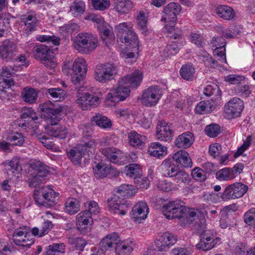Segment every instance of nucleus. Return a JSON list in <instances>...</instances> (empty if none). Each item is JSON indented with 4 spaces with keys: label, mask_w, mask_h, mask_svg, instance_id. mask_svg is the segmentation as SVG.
Listing matches in <instances>:
<instances>
[{
    "label": "nucleus",
    "mask_w": 255,
    "mask_h": 255,
    "mask_svg": "<svg viewBox=\"0 0 255 255\" xmlns=\"http://www.w3.org/2000/svg\"><path fill=\"white\" fill-rule=\"evenodd\" d=\"M142 72L138 70H134L131 74L123 77L119 80L118 86L109 93L105 98L106 103L115 104L119 101H123L129 95L130 88H137L143 79Z\"/></svg>",
    "instance_id": "nucleus-1"
},
{
    "label": "nucleus",
    "mask_w": 255,
    "mask_h": 255,
    "mask_svg": "<svg viewBox=\"0 0 255 255\" xmlns=\"http://www.w3.org/2000/svg\"><path fill=\"white\" fill-rule=\"evenodd\" d=\"M41 115L47 122L51 124L47 133L49 136L59 138L65 139L67 134V129L65 126L57 125L59 121L58 116L62 110L55 108L54 105L50 101H47L40 105Z\"/></svg>",
    "instance_id": "nucleus-2"
},
{
    "label": "nucleus",
    "mask_w": 255,
    "mask_h": 255,
    "mask_svg": "<svg viewBox=\"0 0 255 255\" xmlns=\"http://www.w3.org/2000/svg\"><path fill=\"white\" fill-rule=\"evenodd\" d=\"M59 195L58 192L49 186H42L35 189L33 196L37 205L50 208L56 204V198H59Z\"/></svg>",
    "instance_id": "nucleus-3"
},
{
    "label": "nucleus",
    "mask_w": 255,
    "mask_h": 255,
    "mask_svg": "<svg viewBox=\"0 0 255 255\" xmlns=\"http://www.w3.org/2000/svg\"><path fill=\"white\" fill-rule=\"evenodd\" d=\"M98 40L95 35L89 33H79L75 37L73 46L83 54H88L98 46Z\"/></svg>",
    "instance_id": "nucleus-4"
},
{
    "label": "nucleus",
    "mask_w": 255,
    "mask_h": 255,
    "mask_svg": "<svg viewBox=\"0 0 255 255\" xmlns=\"http://www.w3.org/2000/svg\"><path fill=\"white\" fill-rule=\"evenodd\" d=\"M18 70V67L12 66H3L0 73V99L3 100L9 97L6 89H11L14 85L12 78L14 72Z\"/></svg>",
    "instance_id": "nucleus-5"
},
{
    "label": "nucleus",
    "mask_w": 255,
    "mask_h": 255,
    "mask_svg": "<svg viewBox=\"0 0 255 255\" xmlns=\"http://www.w3.org/2000/svg\"><path fill=\"white\" fill-rule=\"evenodd\" d=\"M10 239L18 246L29 248L34 243L32 236L29 233V229L26 226H22L14 229L12 234L7 235Z\"/></svg>",
    "instance_id": "nucleus-6"
},
{
    "label": "nucleus",
    "mask_w": 255,
    "mask_h": 255,
    "mask_svg": "<svg viewBox=\"0 0 255 255\" xmlns=\"http://www.w3.org/2000/svg\"><path fill=\"white\" fill-rule=\"evenodd\" d=\"M102 153L110 162L120 165L127 164L132 159L130 154L114 147L103 148Z\"/></svg>",
    "instance_id": "nucleus-7"
},
{
    "label": "nucleus",
    "mask_w": 255,
    "mask_h": 255,
    "mask_svg": "<svg viewBox=\"0 0 255 255\" xmlns=\"http://www.w3.org/2000/svg\"><path fill=\"white\" fill-rule=\"evenodd\" d=\"M116 73V67L114 64L110 63H101L96 66L94 77L97 81L105 83L112 80Z\"/></svg>",
    "instance_id": "nucleus-8"
},
{
    "label": "nucleus",
    "mask_w": 255,
    "mask_h": 255,
    "mask_svg": "<svg viewBox=\"0 0 255 255\" xmlns=\"http://www.w3.org/2000/svg\"><path fill=\"white\" fill-rule=\"evenodd\" d=\"M180 200L169 201L162 207V213L168 219L182 218L187 212V209Z\"/></svg>",
    "instance_id": "nucleus-9"
},
{
    "label": "nucleus",
    "mask_w": 255,
    "mask_h": 255,
    "mask_svg": "<svg viewBox=\"0 0 255 255\" xmlns=\"http://www.w3.org/2000/svg\"><path fill=\"white\" fill-rule=\"evenodd\" d=\"M32 52L35 59L40 60L46 67H54V52L47 46L40 44L33 47Z\"/></svg>",
    "instance_id": "nucleus-10"
},
{
    "label": "nucleus",
    "mask_w": 255,
    "mask_h": 255,
    "mask_svg": "<svg viewBox=\"0 0 255 255\" xmlns=\"http://www.w3.org/2000/svg\"><path fill=\"white\" fill-rule=\"evenodd\" d=\"M248 186L240 182H236L228 186L220 197L224 201L235 199L242 197L248 191Z\"/></svg>",
    "instance_id": "nucleus-11"
},
{
    "label": "nucleus",
    "mask_w": 255,
    "mask_h": 255,
    "mask_svg": "<svg viewBox=\"0 0 255 255\" xmlns=\"http://www.w3.org/2000/svg\"><path fill=\"white\" fill-rule=\"evenodd\" d=\"M132 25L131 22H122L115 27L118 42L123 43L131 41L132 39H138L137 34L132 30Z\"/></svg>",
    "instance_id": "nucleus-12"
},
{
    "label": "nucleus",
    "mask_w": 255,
    "mask_h": 255,
    "mask_svg": "<svg viewBox=\"0 0 255 255\" xmlns=\"http://www.w3.org/2000/svg\"><path fill=\"white\" fill-rule=\"evenodd\" d=\"M93 223L92 215L89 211H81L76 216V228L82 235H86L90 232Z\"/></svg>",
    "instance_id": "nucleus-13"
},
{
    "label": "nucleus",
    "mask_w": 255,
    "mask_h": 255,
    "mask_svg": "<svg viewBox=\"0 0 255 255\" xmlns=\"http://www.w3.org/2000/svg\"><path fill=\"white\" fill-rule=\"evenodd\" d=\"M161 96L162 94L158 86H150L143 92L141 101L146 107H154L158 103Z\"/></svg>",
    "instance_id": "nucleus-14"
},
{
    "label": "nucleus",
    "mask_w": 255,
    "mask_h": 255,
    "mask_svg": "<svg viewBox=\"0 0 255 255\" xmlns=\"http://www.w3.org/2000/svg\"><path fill=\"white\" fill-rule=\"evenodd\" d=\"M76 102L83 110H89L98 107L101 99L97 95L84 92L78 94Z\"/></svg>",
    "instance_id": "nucleus-15"
},
{
    "label": "nucleus",
    "mask_w": 255,
    "mask_h": 255,
    "mask_svg": "<svg viewBox=\"0 0 255 255\" xmlns=\"http://www.w3.org/2000/svg\"><path fill=\"white\" fill-rule=\"evenodd\" d=\"M108 203L109 210L111 212L122 216L128 213L131 205L128 201L121 199L117 195H114L111 199H108Z\"/></svg>",
    "instance_id": "nucleus-16"
},
{
    "label": "nucleus",
    "mask_w": 255,
    "mask_h": 255,
    "mask_svg": "<svg viewBox=\"0 0 255 255\" xmlns=\"http://www.w3.org/2000/svg\"><path fill=\"white\" fill-rule=\"evenodd\" d=\"M226 117L232 119L239 117L241 113L244 109V103L243 100L238 98H233L229 101L227 105L224 108Z\"/></svg>",
    "instance_id": "nucleus-17"
},
{
    "label": "nucleus",
    "mask_w": 255,
    "mask_h": 255,
    "mask_svg": "<svg viewBox=\"0 0 255 255\" xmlns=\"http://www.w3.org/2000/svg\"><path fill=\"white\" fill-rule=\"evenodd\" d=\"M213 54L222 63H227L226 56V42L223 37H214L211 42Z\"/></svg>",
    "instance_id": "nucleus-18"
},
{
    "label": "nucleus",
    "mask_w": 255,
    "mask_h": 255,
    "mask_svg": "<svg viewBox=\"0 0 255 255\" xmlns=\"http://www.w3.org/2000/svg\"><path fill=\"white\" fill-rule=\"evenodd\" d=\"M176 236L169 233H165L159 235L155 241L154 243L156 249L159 252H165L170 247L176 243Z\"/></svg>",
    "instance_id": "nucleus-19"
},
{
    "label": "nucleus",
    "mask_w": 255,
    "mask_h": 255,
    "mask_svg": "<svg viewBox=\"0 0 255 255\" xmlns=\"http://www.w3.org/2000/svg\"><path fill=\"white\" fill-rule=\"evenodd\" d=\"M149 208L145 202L140 201L132 207L130 215L132 220L138 223L146 218Z\"/></svg>",
    "instance_id": "nucleus-20"
},
{
    "label": "nucleus",
    "mask_w": 255,
    "mask_h": 255,
    "mask_svg": "<svg viewBox=\"0 0 255 255\" xmlns=\"http://www.w3.org/2000/svg\"><path fill=\"white\" fill-rule=\"evenodd\" d=\"M173 134L172 124L161 122L156 127V136L160 141H168L172 139Z\"/></svg>",
    "instance_id": "nucleus-21"
},
{
    "label": "nucleus",
    "mask_w": 255,
    "mask_h": 255,
    "mask_svg": "<svg viewBox=\"0 0 255 255\" xmlns=\"http://www.w3.org/2000/svg\"><path fill=\"white\" fill-rule=\"evenodd\" d=\"M209 231H205L200 235V241L196 245L197 249L204 251L210 250L217 244V238L215 239L214 235H210Z\"/></svg>",
    "instance_id": "nucleus-22"
},
{
    "label": "nucleus",
    "mask_w": 255,
    "mask_h": 255,
    "mask_svg": "<svg viewBox=\"0 0 255 255\" xmlns=\"http://www.w3.org/2000/svg\"><path fill=\"white\" fill-rule=\"evenodd\" d=\"M181 6L177 2H170L163 9V15L161 20L173 19L177 20V15L181 11Z\"/></svg>",
    "instance_id": "nucleus-23"
},
{
    "label": "nucleus",
    "mask_w": 255,
    "mask_h": 255,
    "mask_svg": "<svg viewBox=\"0 0 255 255\" xmlns=\"http://www.w3.org/2000/svg\"><path fill=\"white\" fill-rule=\"evenodd\" d=\"M16 49V46L13 42L9 40L3 41L0 46V57L7 61L12 60Z\"/></svg>",
    "instance_id": "nucleus-24"
},
{
    "label": "nucleus",
    "mask_w": 255,
    "mask_h": 255,
    "mask_svg": "<svg viewBox=\"0 0 255 255\" xmlns=\"http://www.w3.org/2000/svg\"><path fill=\"white\" fill-rule=\"evenodd\" d=\"M173 160L177 164L184 168H190L192 166V161L189 153L182 149L176 151L172 156Z\"/></svg>",
    "instance_id": "nucleus-25"
},
{
    "label": "nucleus",
    "mask_w": 255,
    "mask_h": 255,
    "mask_svg": "<svg viewBox=\"0 0 255 255\" xmlns=\"http://www.w3.org/2000/svg\"><path fill=\"white\" fill-rule=\"evenodd\" d=\"M82 139L83 143L80 144L78 148L84 155L87 154L89 157L92 156L96 146L95 140L89 135L83 136Z\"/></svg>",
    "instance_id": "nucleus-26"
},
{
    "label": "nucleus",
    "mask_w": 255,
    "mask_h": 255,
    "mask_svg": "<svg viewBox=\"0 0 255 255\" xmlns=\"http://www.w3.org/2000/svg\"><path fill=\"white\" fill-rule=\"evenodd\" d=\"M194 141V136L190 131L184 132L177 136L174 144L178 148H187L190 147Z\"/></svg>",
    "instance_id": "nucleus-27"
},
{
    "label": "nucleus",
    "mask_w": 255,
    "mask_h": 255,
    "mask_svg": "<svg viewBox=\"0 0 255 255\" xmlns=\"http://www.w3.org/2000/svg\"><path fill=\"white\" fill-rule=\"evenodd\" d=\"M179 169L178 166L168 158L165 159L160 165L161 173L163 176L166 177H174Z\"/></svg>",
    "instance_id": "nucleus-28"
},
{
    "label": "nucleus",
    "mask_w": 255,
    "mask_h": 255,
    "mask_svg": "<svg viewBox=\"0 0 255 255\" xmlns=\"http://www.w3.org/2000/svg\"><path fill=\"white\" fill-rule=\"evenodd\" d=\"M120 238L118 234L115 232L107 235L99 243V247L102 252L110 250L113 246L116 245L117 242L120 241Z\"/></svg>",
    "instance_id": "nucleus-29"
},
{
    "label": "nucleus",
    "mask_w": 255,
    "mask_h": 255,
    "mask_svg": "<svg viewBox=\"0 0 255 255\" xmlns=\"http://www.w3.org/2000/svg\"><path fill=\"white\" fill-rule=\"evenodd\" d=\"M165 22L164 28L169 34L170 39H179L182 36V31L180 28H176L177 20L173 19L161 20Z\"/></svg>",
    "instance_id": "nucleus-30"
},
{
    "label": "nucleus",
    "mask_w": 255,
    "mask_h": 255,
    "mask_svg": "<svg viewBox=\"0 0 255 255\" xmlns=\"http://www.w3.org/2000/svg\"><path fill=\"white\" fill-rule=\"evenodd\" d=\"M147 152L151 156L160 159L167 154V148L158 142H154L151 143Z\"/></svg>",
    "instance_id": "nucleus-31"
},
{
    "label": "nucleus",
    "mask_w": 255,
    "mask_h": 255,
    "mask_svg": "<svg viewBox=\"0 0 255 255\" xmlns=\"http://www.w3.org/2000/svg\"><path fill=\"white\" fill-rule=\"evenodd\" d=\"M215 12L220 17L225 20H231L235 16L233 8L225 4L218 5L215 8Z\"/></svg>",
    "instance_id": "nucleus-32"
},
{
    "label": "nucleus",
    "mask_w": 255,
    "mask_h": 255,
    "mask_svg": "<svg viewBox=\"0 0 255 255\" xmlns=\"http://www.w3.org/2000/svg\"><path fill=\"white\" fill-rule=\"evenodd\" d=\"M99 33L102 40L105 44L109 46L113 44L115 40V36L112 27H105L98 26Z\"/></svg>",
    "instance_id": "nucleus-33"
},
{
    "label": "nucleus",
    "mask_w": 255,
    "mask_h": 255,
    "mask_svg": "<svg viewBox=\"0 0 255 255\" xmlns=\"http://www.w3.org/2000/svg\"><path fill=\"white\" fill-rule=\"evenodd\" d=\"M21 20L24 23L25 31L29 32L36 30L38 20L35 13L23 15Z\"/></svg>",
    "instance_id": "nucleus-34"
},
{
    "label": "nucleus",
    "mask_w": 255,
    "mask_h": 255,
    "mask_svg": "<svg viewBox=\"0 0 255 255\" xmlns=\"http://www.w3.org/2000/svg\"><path fill=\"white\" fill-rule=\"evenodd\" d=\"M114 8L120 14H126L134 6L131 0H114Z\"/></svg>",
    "instance_id": "nucleus-35"
},
{
    "label": "nucleus",
    "mask_w": 255,
    "mask_h": 255,
    "mask_svg": "<svg viewBox=\"0 0 255 255\" xmlns=\"http://www.w3.org/2000/svg\"><path fill=\"white\" fill-rule=\"evenodd\" d=\"M4 165L6 167H9L8 170L12 172L13 175L17 178L21 174L22 170L20 165V158L18 156L13 157L10 160H6L4 162Z\"/></svg>",
    "instance_id": "nucleus-36"
},
{
    "label": "nucleus",
    "mask_w": 255,
    "mask_h": 255,
    "mask_svg": "<svg viewBox=\"0 0 255 255\" xmlns=\"http://www.w3.org/2000/svg\"><path fill=\"white\" fill-rule=\"evenodd\" d=\"M132 242L122 241L117 242L115 247L117 255H129L133 251Z\"/></svg>",
    "instance_id": "nucleus-37"
},
{
    "label": "nucleus",
    "mask_w": 255,
    "mask_h": 255,
    "mask_svg": "<svg viewBox=\"0 0 255 255\" xmlns=\"http://www.w3.org/2000/svg\"><path fill=\"white\" fill-rule=\"evenodd\" d=\"M117 192L118 196L125 200L134 195L137 192V188L131 185L122 184L118 187Z\"/></svg>",
    "instance_id": "nucleus-38"
},
{
    "label": "nucleus",
    "mask_w": 255,
    "mask_h": 255,
    "mask_svg": "<svg viewBox=\"0 0 255 255\" xmlns=\"http://www.w3.org/2000/svg\"><path fill=\"white\" fill-rule=\"evenodd\" d=\"M138 28L144 35H147L151 32V29L148 27L147 18L143 11H140L136 18Z\"/></svg>",
    "instance_id": "nucleus-39"
},
{
    "label": "nucleus",
    "mask_w": 255,
    "mask_h": 255,
    "mask_svg": "<svg viewBox=\"0 0 255 255\" xmlns=\"http://www.w3.org/2000/svg\"><path fill=\"white\" fill-rule=\"evenodd\" d=\"M91 121L92 122L95 123L96 125L103 129H109L112 126L111 120L106 116L100 114H97L93 116L91 118Z\"/></svg>",
    "instance_id": "nucleus-40"
},
{
    "label": "nucleus",
    "mask_w": 255,
    "mask_h": 255,
    "mask_svg": "<svg viewBox=\"0 0 255 255\" xmlns=\"http://www.w3.org/2000/svg\"><path fill=\"white\" fill-rule=\"evenodd\" d=\"M111 170V166L103 162H99L93 167L94 175L97 178L103 179L106 177Z\"/></svg>",
    "instance_id": "nucleus-41"
},
{
    "label": "nucleus",
    "mask_w": 255,
    "mask_h": 255,
    "mask_svg": "<svg viewBox=\"0 0 255 255\" xmlns=\"http://www.w3.org/2000/svg\"><path fill=\"white\" fill-rule=\"evenodd\" d=\"M79 201L75 198H69L65 203L64 210L69 215H74L80 210Z\"/></svg>",
    "instance_id": "nucleus-42"
},
{
    "label": "nucleus",
    "mask_w": 255,
    "mask_h": 255,
    "mask_svg": "<svg viewBox=\"0 0 255 255\" xmlns=\"http://www.w3.org/2000/svg\"><path fill=\"white\" fill-rule=\"evenodd\" d=\"M125 172L128 177L134 180L142 175V171L139 165L134 163L126 166Z\"/></svg>",
    "instance_id": "nucleus-43"
},
{
    "label": "nucleus",
    "mask_w": 255,
    "mask_h": 255,
    "mask_svg": "<svg viewBox=\"0 0 255 255\" xmlns=\"http://www.w3.org/2000/svg\"><path fill=\"white\" fill-rule=\"evenodd\" d=\"M131 41H128V43H124L126 48L128 50H130L131 52H128L126 54V58H132L135 56L136 54L138 53L139 51V40L138 39H132Z\"/></svg>",
    "instance_id": "nucleus-44"
},
{
    "label": "nucleus",
    "mask_w": 255,
    "mask_h": 255,
    "mask_svg": "<svg viewBox=\"0 0 255 255\" xmlns=\"http://www.w3.org/2000/svg\"><path fill=\"white\" fill-rule=\"evenodd\" d=\"M180 47L177 41L168 42L163 51V56L166 58L176 55L179 51Z\"/></svg>",
    "instance_id": "nucleus-45"
},
{
    "label": "nucleus",
    "mask_w": 255,
    "mask_h": 255,
    "mask_svg": "<svg viewBox=\"0 0 255 255\" xmlns=\"http://www.w3.org/2000/svg\"><path fill=\"white\" fill-rule=\"evenodd\" d=\"M30 167L37 172V175H40V177L43 178L46 177L49 172V167L40 161L31 163Z\"/></svg>",
    "instance_id": "nucleus-46"
},
{
    "label": "nucleus",
    "mask_w": 255,
    "mask_h": 255,
    "mask_svg": "<svg viewBox=\"0 0 255 255\" xmlns=\"http://www.w3.org/2000/svg\"><path fill=\"white\" fill-rule=\"evenodd\" d=\"M128 139L129 145L134 147H139L144 144L142 136L135 131L128 133Z\"/></svg>",
    "instance_id": "nucleus-47"
},
{
    "label": "nucleus",
    "mask_w": 255,
    "mask_h": 255,
    "mask_svg": "<svg viewBox=\"0 0 255 255\" xmlns=\"http://www.w3.org/2000/svg\"><path fill=\"white\" fill-rule=\"evenodd\" d=\"M21 95L24 101L29 104H33L36 101L38 94L34 89L25 88Z\"/></svg>",
    "instance_id": "nucleus-48"
},
{
    "label": "nucleus",
    "mask_w": 255,
    "mask_h": 255,
    "mask_svg": "<svg viewBox=\"0 0 255 255\" xmlns=\"http://www.w3.org/2000/svg\"><path fill=\"white\" fill-rule=\"evenodd\" d=\"M60 32L65 36L74 34L79 31V25L75 23L65 24L59 27Z\"/></svg>",
    "instance_id": "nucleus-49"
},
{
    "label": "nucleus",
    "mask_w": 255,
    "mask_h": 255,
    "mask_svg": "<svg viewBox=\"0 0 255 255\" xmlns=\"http://www.w3.org/2000/svg\"><path fill=\"white\" fill-rule=\"evenodd\" d=\"M84 155V153L82 152L78 148L77 149H71L67 152V156L71 162L77 165H81L82 159Z\"/></svg>",
    "instance_id": "nucleus-50"
},
{
    "label": "nucleus",
    "mask_w": 255,
    "mask_h": 255,
    "mask_svg": "<svg viewBox=\"0 0 255 255\" xmlns=\"http://www.w3.org/2000/svg\"><path fill=\"white\" fill-rule=\"evenodd\" d=\"M5 139L9 142L11 146H21L24 142L23 135L18 132L8 135Z\"/></svg>",
    "instance_id": "nucleus-51"
},
{
    "label": "nucleus",
    "mask_w": 255,
    "mask_h": 255,
    "mask_svg": "<svg viewBox=\"0 0 255 255\" xmlns=\"http://www.w3.org/2000/svg\"><path fill=\"white\" fill-rule=\"evenodd\" d=\"M194 73V68L191 65H183L180 70L181 77L187 81L192 80Z\"/></svg>",
    "instance_id": "nucleus-52"
},
{
    "label": "nucleus",
    "mask_w": 255,
    "mask_h": 255,
    "mask_svg": "<svg viewBox=\"0 0 255 255\" xmlns=\"http://www.w3.org/2000/svg\"><path fill=\"white\" fill-rule=\"evenodd\" d=\"M21 118L22 119H27L31 120L32 123H36L38 120L36 113L34 110L31 107H24L21 110Z\"/></svg>",
    "instance_id": "nucleus-53"
},
{
    "label": "nucleus",
    "mask_w": 255,
    "mask_h": 255,
    "mask_svg": "<svg viewBox=\"0 0 255 255\" xmlns=\"http://www.w3.org/2000/svg\"><path fill=\"white\" fill-rule=\"evenodd\" d=\"M85 3L81 0H75L70 6V10L75 16L82 14L85 11Z\"/></svg>",
    "instance_id": "nucleus-54"
},
{
    "label": "nucleus",
    "mask_w": 255,
    "mask_h": 255,
    "mask_svg": "<svg viewBox=\"0 0 255 255\" xmlns=\"http://www.w3.org/2000/svg\"><path fill=\"white\" fill-rule=\"evenodd\" d=\"M37 40L43 42H47L48 43H52L55 46H58L60 44V38L54 35H37L36 36Z\"/></svg>",
    "instance_id": "nucleus-55"
},
{
    "label": "nucleus",
    "mask_w": 255,
    "mask_h": 255,
    "mask_svg": "<svg viewBox=\"0 0 255 255\" xmlns=\"http://www.w3.org/2000/svg\"><path fill=\"white\" fill-rule=\"evenodd\" d=\"M216 177L219 181H227L234 178V175L231 173L230 168L225 167L218 171Z\"/></svg>",
    "instance_id": "nucleus-56"
},
{
    "label": "nucleus",
    "mask_w": 255,
    "mask_h": 255,
    "mask_svg": "<svg viewBox=\"0 0 255 255\" xmlns=\"http://www.w3.org/2000/svg\"><path fill=\"white\" fill-rule=\"evenodd\" d=\"M220 126L215 123L207 125L204 129L206 134L210 137H217L220 134Z\"/></svg>",
    "instance_id": "nucleus-57"
},
{
    "label": "nucleus",
    "mask_w": 255,
    "mask_h": 255,
    "mask_svg": "<svg viewBox=\"0 0 255 255\" xmlns=\"http://www.w3.org/2000/svg\"><path fill=\"white\" fill-rule=\"evenodd\" d=\"M87 69L86 62L84 59L78 58L75 59L73 64V72L80 73L85 70L87 72Z\"/></svg>",
    "instance_id": "nucleus-58"
},
{
    "label": "nucleus",
    "mask_w": 255,
    "mask_h": 255,
    "mask_svg": "<svg viewBox=\"0 0 255 255\" xmlns=\"http://www.w3.org/2000/svg\"><path fill=\"white\" fill-rule=\"evenodd\" d=\"M158 187L162 191L168 192L178 189V186L167 180H161L158 184Z\"/></svg>",
    "instance_id": "nucleus-59"
},
{
    "label": "nucleus",
    "mask_w": 255,
    "mask_h": 255,
    "mask_svg": "<svg viewBox=\"0 0 255 255\" xmlns=\"http://www.w3.org/2000/svg\"><path fill=\"white\" fill-rule=\"evenodd\" d=\"M244 222L250 226L255 224V208H252L244 216Z\"/></svg>",
    "instance_id": "nucleus-60"
},
{
    "label": "nucleus",
    "mask_w": 255,
    "mask_h": 255,
    "mask_svg": "<svg viewBox=\"0 0 255 255\" xmlns=\"http://www.w3.org/2000/svg\"><path fill=\"white\" fill-rule=\"evenodd\" d=\"M95 9L104 10L107 9L110 5V0H92Z\"/></svg>",
    "instance_id": "nucleus-61"
},
{
    "label": "nucleus",
    "mask_w": 255,
    "mask_h": 255,
    "mask_svg": "<svg viewBox=\"0 0 255 255\" xmlns=\"http://www.w3.org/2000/svg\"><path fill=\"white\" fill-rule=\"evenodd\" d=\"M134 182L137 188L141 189H147L148 187L150 182L147 177H142V175L134 180Z\"/></svg>",
    "instance_id": "nucleus-62"
},
{
    "label": "nucleus",
    "mask_w": 255,
    "mask_h": 255,
    "mask_svg": "<svg viewBox=\"0 0 255 255\" xmlns=\"http://www.w3.org/2000/svg\"><path fill=\"white\" fill-rule=\"evenodd\" d=\"M190 41L199 48L203 47L204 39L203 36L196 32H192L190 34Z\"/></svg>",
    "instance_id": "nucleus-63"
},
{
    "label": "nucleus",
    "mask_w": 255,
    "mask_h": 255,
    "mask_svg": "<svg viewBox=\"0 0 255 255\" xmlns=\"http://www.w3.org/2000/svg\"><path fill=\"white\" fill-rule=\"evenodd\" d=\"M191 175L193 178L197 181H203L206 179L204 170L199 167H195L193 169Z\"/></svg>",
    "instance_id": "nucleus-64"
}]
</instances>
